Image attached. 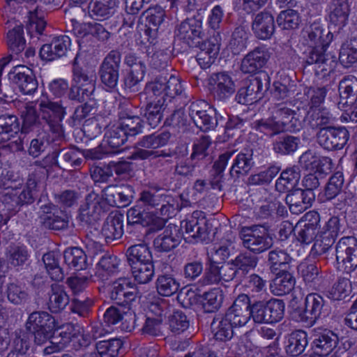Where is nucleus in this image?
<instances>
[{
	"label": "nucleus",
	"instance_id": "obj_1",
	"mask_svg": "<svg viewBox=\"0 0 357 357\" xmlns=\"http://www.w3.org/2000/svg\"><path fill=\"white\" fill-rule=\"evenodd\" d=\"M26 330L33 335L35 344L41 346L47 342H53L56 331V320L45 311L31 312L25 324Z\"/></svg>",
	"mask_w": 357,
	"mask_h": 357
},
{
	"label": "nucleus",
	"instance_id": "obj_2",
	"mask_svg": "<svg viewBox=\"0 0 357 357\" xmlns=\"http://www.w3.org/2000/svg\"><path fill=\"white\" fill-rule=\"evenodd\" d=\"M272 109L271 117L255 122V128L270 137L285 132V128L294 112L287 107L286 102L275 103Z\"/></svg>",
	"mask_w": 357,
	"mask_h": 357
},
{
	"label": "nucleus",
	"instance_id": "obj_3",
	"mask_svg": "<svg viewBox=\"0 0 357 357\" xmlns=\"http://www.w3.org/2000/svg\"><path fill=\"white\" fill-rule=\"evenodd\" d=\"M270 86L267 73L261 71L255 76L245 80L236 95V100L242 105H252L259 101Z\"/></svg>",
	"mask_w": 357,
	"mask_h": 357
},
{
	"label": "nucleus",
	"instance_id": "obj_4",
	"mask_svg": "<svg viewBox=\"0 0 357 357\" xmlns=\"http://www.w3.org/2000/svg\"><path fill=\"white\" fill-rule=\"evenodd\" d=\"M207 84L211 95L215 100L220 102L230 98L236 89L232 76L225 71L212 73L208 78Z\"/></svg>",
	"mask_w": 357,
	"mask_h": 357
},
{
	"label": "nucleus",
	"instance_id": "obj_5",
	"mask_svg": "<svg viewBox=\"0 0 357 357\" xmlns=\"http://www.w3.org/2000/svg\"><path fill=\"white\" fill-rule=\"evenodd\" d=\"M317 143L328 151L340 150L347 144L350 135L345 127L328 126L317 132Z\"/></svg>",
	"mask_w": 357,
	"mask_h": 357
},
{
	"label": "nucleus",
	"instance_id": "obj_6",
	"mask_svg": "<svg viewBox=\"0 0 357 357\" xmlns=\"http://www.w3.org/2000/svg\"><path fill=\"white\" fill-rule=\"evenodd\" d=\"M190 119L203 132L214 130L218 124L215 109L207 107L205 102H193L188 107Z\"/></svg>",
	"mask_w": 357,
	"mask_h": 357
},
{
	"label": "nucleus",
	"instance_id": "obj_7",
	"mask_svg": "<svg viewBox=\"0 0 357 357\" xmlns=\"http://www.w3.org/2000/svg\"><path fill=\"white\" fill-rule=\"evenodd\" d=\"M243 246L255 253H261L273 245V239L261 225L243 229L241 236Z\"/></svg>",
	"mask_w": 357,
	"mask_h": 357
},
{
	"label": "nucleus",
	"instance_id": "obj_8",
	"mask_svg": "<svg viewBox=\"0 0 357 357\" xmlns=\"http://www.w3.org/2000/svg\"><path fill=\"white\" fill-rule=\"evenodd\" d=\"M144 294L139 287L132 285L128 278H123L113 282L109 295L114 303L126 308L131 307L136 298L142 297Z\"/></svg>",
	"mask_w": 357,
	"mask_h": 357
},
{
	"label": "nucleus",
	"instance_id": "obj_9",
	"mask_svg": "<svg viewBox=\"0 0 357 357\" xmlns=\"http://www.w3.org/2000/svg\"><path fill=\"white\" fill-rule=\"evenodd\" d=\"M38 218L40 225L46 229L60 231L68 227V213L52 203L40 207Z\"/></svg>",
	"mask_w": 357,
	"mask_h": 357
},
{
	"label": "nucleus",
	"instance_id": "obj_10",
	"mask_svg": "<svg viewBox=\"0 0 357 357\" xmlns=\"http://www.w3.org/2000/svg\"><path fill=\"white\" fill-rule=\"evenodd\" d=\"M181 227L185 229L183 238L190 243L208 240V222L202 212L195 211L192 215L181 222Z\"/></svg>",
	"mask_w": 357,
	"mask_h": 357
},
{
	"label": "nucleus",
	"instance_id": "obj_11",
	"mask_svg": "<svg viewBox=\"0 0 357 357\" xmlns=\"http://www.w3.org/2000/svg\"><path fill=\"white\" fill-rule=\"evenodd\" d=\"M123 215L118 212L111 213L105 219L103 225L96 226L93 224V229L91 230V234L94 238L104 239L106 243H109L120 238L123 234Z\"/></svg>",
	"mask_w": 357,
	"mask_h": 357
},
{
	"label": "nucleus",
	"instance_id": "obj_12",
	"mask_svg": "<svg viewBox=\"0 0 357 357\" xmlns=\"http://www.w3.org/2000/svg\"><path fill=\"white\" fill-rule=\"evenodd\" d=\"M336 260L347 273L357 268V243L352 236L342 237L335 247Z\"/></svg>",
	"mask_w": 357,
	"mask_h": 357
},
{
	"label": "nucleus",
	"instance_id": "obj_13",
	"mask_svg": "<svg viewBox=\"0 0 357 357\" xmlns=\"http://www.w3.org/2000/svg\"><path fill=\"white\" fill-rule=\"evenodd\" d=\"M139 201L149 209H158L160 214L163 216L168 217L174 210V204H172L173 198L160 189L151 188L142 191Z\"/></svg>",
	"mask_w": 357,
	"mask_h": 357
},
{
	"label": "nucleus",
	"instance_id": "obj_14",
	"mask_svg": "<svg viewBox=\"0 0 357 357\" xmlns=\"http://www.w3.org/2000/svg\"><path fill=\"white\" fill-rule=\"evenodd\" d=\"M41 118L58 137L64 135L61 121L66 114L64 108L59 102L42 101L40 103Z\"/></svg>",
	"mask_w": 357,
	"mask_h": 357
},
{
	"label": "nucleus",
	"instance_id": "obj_15",
	"mask_svg": "<svg viewBox=\"0 0 357 357\" xmlns=\"http://www.w3.org/2000/svg\"><path fill=\"white\" fill-rule=\"evenodd\" d=\"M89 151H79L71 148H63L52 152L53 163L59 168L66 169H76L83 161V158L87 159Z\"/></svg>",
	"mask_w": 357,
	"mask_h": 357
},
{
	"label": "nucleus",
	"instance_id": "obj_16",
	"mask_svg": "<svg viewBox=\"0 0 357 357\" xmlns=\"http://www.w3.org/2000/svg\"><path fill=\"white\" fill-rule=\"evenodd\" d=\"M250 298L248 294H242L228 308L225 316L235 327L245 326L252 318L250 310Z\"/></svg>",
	"mask_w": 357,
	"mask_h": 357
},
{
	"label": "nucleus",
	"instance_id": "obj_17",
	"mask_svg": "<svg viewBox=\"0 0 357 357\" xmlns=\"http://www.w3.org/2000/svg\"><path fill=\"white\" fill-rule=\"evenodd\" d=\"M128 137L125 131L118 123L107 128L105 134L104 142L112 149H118L124 144ZM110 152L105 145L101 144L99 147L91 150V159H100L104 155Z\"/></svg>",
	"mask_w": 357,
	"mask_h": 357
},
{
	"label": "nucleus",
	"instance_id": "obj_18",
	"mask_svg": "<svg viewBox=\"0 0 357 357\" xmlns=\"http://www.w3.org/2000/svg\"><path fill=\"white\" fill-rule=\"evenodd\" d=\"M328 47H308L303 52V59L307 65H315L321 71H331L335 68L336 57L326 53Z\"/></svg>",
	"mask_w": 357,
	"mask_h": 357
},
{
	"label": "nucleus",
	"instance_id": "obj_19",
	"mask_svg": "<svg viewBox=\"0 0 357 357\" xmlns=\"http://www.w3.org/2000/svg\"><path fill=\"white\" fill-rule=\"evenodd\" d=\"M202 22L195 18H188L178 25L176 37L186 43L189 47L199 44L202 36Z\"/></svg>",
	"mask_w": 357,
	"mask_h": 357
},
{
	"label": "nucleus",
	"instance_id": "obj_20",
	"mask_svg": "<svg viewBox=\"0 0 357 357\" xmlns=\"http://www.w3.org/2000/svg\"><path fill=\"white\" fill-rule=\"evenodd\" d=\"M312 349L319 356H328L336 347L338 337L330 330L326 328H314L312 334Z\"/></svg>",
	"mask_w": 357,
	"mask_h": 357
},
{
	"label": "nucleus",
	"instance_id": "obj_21",
	"mask_svg": "<svg viewBox=\"0 0 357 357\" xmlns=\"http://www.w3.org/2000/svg\"><path fill=\"white\" fill-rule=\"evenodd\" d=\"M270 59V52L265 45L258 46L243 59L241 70L244 73H259Z\"/></svg>",
	"mask_w": 357,
	"mask_h": 357
},
{
	"label": "nucleus",
	"instance_id": "obj_22",
	"mask_svg": "<svg viewBox=\"0 0 357 357\" xmlns=\"http://www.w3.org/2000/svg\"><path fill=\"white\" fill-rule=\"evenodd\" d=\"M219 33L212 38L198 44L199 51L197 54V61L202 68H209L215 61L220 47Z\"/></svg>",
	"mask_w": 357,
	"mask_h": 357
},
{
	"label": "nucleus",
	"instance_id": "obj_23",
	"mask_svg": "<svg viewBox=\"0 0 357 357\" xmlns=\"http://www.w3.org/2000/svg\"><path fill=\"white\" fill-rule=\"evenodd\" d=\"M183 237L181 227L169 224L154 239L153 246L158 252H169L180 244Z\"/></svg>",
	"mask_w": 357,
	"mask_h": 357
},
{
	"label": "nucleus",
	"instance_id": "obj_24",
	"mask_svg": "<svg viewBox=\"0 0 357 357\" xmlns=\"http://www.w3.org/2000/svg\"><path fill=\"white\" fill-rule=\"evenodd\" d=\"M9 79L15 83L24 94H31L38 88V82L33 70L25 66L15 67L9 73Z\"/></svg>",
	"mask_w": 357,
	"mask_h": 357
},
{
	"label": "nucleus",
	"instance_id": "obj_25",
	"mask_svg": "<svg viewBox=\"0 0 357 357\" xmlns=\"http://www.w3.org/2000/svg\"><path fill=\"white\" fill-rule=\"evenodd\" d=\"M314 198L313 192L297 188L287 195L285 201L292 213L299 214L312 206Z\"/></svg>",
	"mask_w": 357,
	"mask_h": 357
},
{
	"label": "nucleus",
	"instance_id": "obj_26",
	"mask_svg": "<svg viewBox=\"0 0 357 357\" xmlns=\"http://www.w3.org/2000/svg\"><path fill=\"white\" fill-rule=\"evenodd\" d=\"M303 43L308 47H328L333 40L331 31L318 23H313L303 31Z\"/></svg>",
	"mask_w": 357,
	"mask_h": 357
},
{
	"label": "nucleus",
	"instance_id": "obj_27",
	"mask_svg": "<svg viewBox=\"0 0 357 357\" xmlns=\"http://www.w3.org/2000/svg\"><path fill=\"white\" fill-rule=\"evenodd\" d=\"M349 14V0H332L330 2L328 8V21L339 29L347 24Z\"/></svg>",
	"mask_w": 357,
	"mask_h": 357
},
{
	"label": "nucleus",
	"instance_id": "obj_28",
	"mask_svg": "<svg viewBox=\"0 0 357 357\" xmlns=\"http://www.w3.org/2000/svg\"><path fill=\"white\" fill-rule=\"evenodd\" d=\"M257 155L252 149H244L239 152L233 160L230 168L232 176L245 175L255 167Z\"/></svg>",
	"mask_w": 357,
	"mask_h": 357
},
{
	"label": "nucleus",
	"instance_id": "obj_29",
	"mask_svg": "<svg viewBox=\"0 0 357 357\" xmlns=\"http://www.w3.org/2000/svg\"><path fill=\"white\" fill-rule=\"evenodd\" d=\"M252 29L257 38L261 40L270 38L275 31L273 16L267 11L257 13L253 19Z\"/></svg>",
	"mask_w": 357,
	"mask_h": 357
},
{
	"label": "nucleus",
	"instance_id": "obj_30",
	"mask_svg": "<svg viewBox=\"0 0 357 357\" xmlns=\"http://www.w3.org/2000/svg\"><path fill=\"white\" fill-rule=\"evenodd\" d=\"M325 301L324 298L316 293L309 294L305 300V310L301 320L310 321L313 324L321 314L324 312Z\"/></svg>",
	"mask_w": 357,
	"mask_h": 357
},
{
	"label": "nucleus",
	"instance_id": "obj_31",
	"mask_svg": "<svg viewBox=\"0 0 357 357\" xmlns=\"http://www.w3.org/2000/svg\"><path fill=\"white\" fill-rule=\"evenodd\" d=\"M89 45L79 46L78 52L73 61V77L77 84L86 82L89 79Z\"/></svg>",
	"mask_w": 357,
	"mask_h": 357
},
{
	"label": "nucleus",
	"instance_id": "obj_32",
	"mask_svg": "<svg viewBox=\"0 0 357 357\" xmlns=\"http://www.w3.org/2000/svg\"><path fill=\"white\" fill-rule=\"evenodd\" d=\"M48 295L47 308L52 313L62 312L69 304L70 298L63 285L57 283L52 284Z\"/></svg>",
	"mask_w": 357,
	"mask_h": 357
},
{
	"label": "nucleus",
	"instance_id": "obj_33",
	"mask_svg": "<svg viewBox=\"0 0 357 357\" xmlns=\"http://www.w3.org/2000/svg\"><path fill=\"white\" fill-rule=\"evenodd\" d=\"M165 77L159 75L154 81L146 84L143 93H139L140 100L158 102L161 100L164 104L166 96V88L165 84Z\"/></svg>",
	"mask_w": 357,
	"mask_h": 357
},
{
	"label": "nucleus",
	"instance_id": "obj_34",
	"mask_svg": "<svg viewBox=\"0 0 357 357\" xmlns=\"http://www.w3.org/2000/svg\"><path fill=\"white\" fill-rule=\"evenodd\" d=\"M69 98L71 100H77L79 102H84V105L77 107L75 112V119L77 121L84 119L89 113L88 100H89L88 83L82 84L81 86H74L70 88Z\"/></svg>",
	"mask_w": 357,
	"mask_h": 357
},
{
	"label": "nucleus",
	"instance_id": "obj_35",
	"mask_svg": "<svg viewBox=\"0 0 357 357\" xmlns=\"http://www.w3.org/2000/svg\"><path fill=\"white\" fill-rule=\"evenodd\" d=\"M308 344V336L305 331L296 330L291 332L287 337L285 351L291 356L302 354Z\"/></svg>",
	"mask_w": 357,
	"mask_h": 357
},
{
	"label": "nucleus",
	"instance_id": "obj_36",
	"mask_svg": "<svg viewBox=\"0 0 357 357\" xmlns=\"http://www.w3.org/2000/svg\"><path fill=\"white\" fill-rule=\"evenodd\" d=\"M120 259L114 255L104 254L96 264L95 276L101 280L119 271Z\"/></svg>",
	"mask_w": 357,
	"mask_h": 357
},
{
	"label": "nucleus",
	"instance_id": "obj_37",
	"mask_svg": "<svg viewBox=\"0 0 357 357\" xmlns=\"http://www.w3.org/2000/svg\"><path fill=\"white\" fill-rule=\"evenodd\" d=\"M126 255L129 266L153 261L150 248L144 243L130 245L127 249Z\"/></svg>",
	"mask_w": 357,
	"mask_h": 357
},
{
	"label": "nucleus",
	"instance_id": "obj_38",
	"mask_svg": "<svg viewBox=\"0 0 357 357\" xmlns=\"http://www.w3.org/2000/svg\"><path fill=\"white\" fill-rule=\"evenodd\" d=\"M295 284V279L288 271H279L270 285L271 292L277 296L289 294Z\"/></svg>",
	"mask_w": 357,
	"mask_h": 357
},
{
	"label": "nucleus",
	"instance_id": "obj_39",
	"mask_svg": "<svg viewBox=\"0 0 357 357\" xmlns=\"http://www.w3.org/2000/svg\"><path fill=\"white\" fill-rule=\"evenodd\" d=\"M301 139L298 137L286 135L277 138L273 142V151L280 155H291L299 147Z\"/></svg>",
	"mask_w": 357,
	"mask_h": 357
},
{
	"label": "nucleus",
	"instance_id": "obj_40",
	"mask_svg": "<svg viewBox=\"0 0 357 357\" xmlns=\"http://www.w3.org/2000/svg\"><path fill=\"white\" fill-rule=\"evenodd\" d=\"M258 264V257L250 252H245L238 255L231 260V264L236 267L238 273V278L242 280Z\"/></svg>",
	"mask_w": 357,
	"mask_h": 357
},
{
	"label": "nucleus",
	"instance_id": "obj_41",
	"mask_svg": "<svg viewBox=\"0 0 357 357\" xmlns=\"http://www.w3.org/2000/svg\"><path fill=\"white\" fill-rule=\"evenodd\" d=\"M36 198L30 194V192L25 188L20 192V193L8 192L3 195V203L6 204L8 211H12L14 213L17 211V208L24 204H31L34 202Z\"/></svg>",
	"mask_w": 357,
	"mask_h": 357
},
{
	"label": "nucleus",
	"instance_id": "obj_42",
	"mask_svg": "<svg viewBox=\"0 0 357 357\" xmlns=\"http://www.w3.org/2000/svg\"><path fill=\"white\" fill-rule=\"evenodd\" d=\"M65 263L77 271L86 270L88 267L87 255L79 248H67L63 252Z\"/></svg>",
	"mask_w": 357,
	"mask_h": 357
},
{
	"label": "nucleus",
	"instance_id": "obj_43",
	"mask_svg": "<svg viewBox=\"0 0 357 357\" xmlns=\"http://www.w3.org/2000/svg\"><path fill=\"white\" fill-rule=\"evenodd\" d=\"M211 326L217 340L227 341L233 337V328L235 326L225 316L214 318Z\"/></svg>",
	"mask_w": 357,
	"mask_h": 357
},
{
	"label": "nucleus",
	"instance_id": "obj_44",
	"mask_svg": "<svg viewBox=\"0 0 357 357\" xmlns=\"http://www.w3.org/2000/svg\"><path fill=\"white\" fill-rule=\"evenodd\" d=\"M340 101L337 104L351 103L357 100V79L344 78L339 84Z\"/></svg>",
	"mask_w": 357,
	"mask_h": 357
},
{
	"label": "nucleus",
	"instance_id": "obj_45",
	"mask_svg": "<svg viewBox=\"0 0 357 357\" xmlns=\"http://www.w3.org/2000/svg\"><path fill=\"white\" fill-rule=\"evenodd\" d=\"M307 112L309 126L312 129L328 127L333 120V115L326 108H310Z\"/></svg>",
	"mask_w": 357,
	"mask_h": 357
},
{
	"label": "nucleus",
	"instance_id": "obj_46",
	"mask_svg": "<svg viewBox=\"0 0 357 357\" xmlns=\"http://www.w3.org/2000/svg\"><path fill=\"white\" fill-rule=\"evenodd\" d=\"M300 178L299 173L293 168L283 171L275 183V189L280 192L294 190Z\"/></svg>",
	"mask_w": 357,
	"mask_h": 357
},
{
	"label": "nucleus",
	"instance_id": "obj_47",
	"mask_svg": "<svg viewBox=\"0 0 357 357\" xmlns=\"http://www.w3.org/2000/svg\"><path fill=\"white\" fill-rule=\"evenodd\" d=\"M291 257L284 250L275 249L269 252L268 262L272 271H287Z\"/></svg>",
	"mask_w": 357,
	"mask_h": 357
},
{
	"label": "nucleus",
	"instance_id": "obj_48",
	"mask_svg": "<svg viewBox=\"0 0 357 357\" xmlns=\"http://www.w3.org/2000/svg\"><path fill=\"white\" fill-rule=\"evenodd\" d=\"M158 293L162 296H171L176 294L180 287L179 282L171 275H160L155 282Z\"/></svg>",
	"mask_w": 357,
	"mask_h": 357
},
{
	"label": "nucleus",
	"instance_id": "obj_49",
	"mask_svg": "<svg viewBox=\"0 0 357 357\" xmlns=\"http://www.w3.org/2000/svg\"><path fill=\"white\" fill-rule=\"evenodd\" d=\"M224 293L220 288H213L203 295V308L206 312L218 311L223 302Z\"/></svg>",
	"mask_w": 357,
	"mask_h": 357
},
{
	"label": "nucleus",
	"instance_id": "obj_50",
	"mask_svg": "<svg viewBox=\"0 0 357 357\" xmlns=\"http://www.w3.org/2000/svg\"><path fill=\"white\" fill-rule=\"evenodd\" d=\"M132 277L139 284H147L154 275L153 261L129 266Z\"/></svg>",
	"mask_w": 357,
	"mask_h": 357
},
{
	"label": "nucleus",
	"instance_id": "obj_51",
	"mask_svg": "<svg viewBox=\"0 0 357 357\" xmlns=\"http://www.w3.org/2000/svg\"><path fill=\"white\" fill-rule=\"evenodd\" d=\"M121 346L122 342L119 339L100 340L95 342L96 353L100 357H116Z\"/></svg>",
	"mask_w": 357,
	"mask_h": 357
},
{
	"label": "nucleus",
	"instance_id": "obj_52",
	"mask_svg": "<svg viewBox=\"0 0 357 357\" xmlns=\"http://www.w3.org/2000/svg\"><path fill=\"white\" fill-rule=\"evenodd\" d=\"M6 295L8 300L16 305L24 304L29 299L27 289L24 285L17 282L7 284Z\"/></svg>",
	"mask_w": 357,
	"mask_h": 357
},
{
	"label": "nucleus",
	"instance_id": "obj_53",
	"mask_svg": "<svg viewBox=\"0 0 357 357\" xmlns=\"http://www.w3.org/2000/svg\"><path fill=\"white\" fill-rule=\"evenodd\" d=\"M24 31L22 25L15 26L7 33V44L10 50L17 54L26 47V41L23 36Z\"/></svg>",
	"mask_w": 357,
	"mask_h": 357
},
{
	"label": "nucleus",
	"instance_id": "obj_54",
	"mask_svg": "<svg viewBox=\"0 0 357 357\" xmlns=\"http://www.w3.org/2000/svg\"><path fill=\"white\" fill-rule=\"evenodd\" d=\"M280 168L276 165H271L259 173L250 175L248 178V184L250 185H266L271 183L278 175Z\"/></svg>",
	"mask_w": 357,
	"mask_h": 357
},
{
	"label": "nucleus",
	"instance_id": "obj_55",
	"mask_svg": "<svg viewBox=\"0 0 357 357\" xmlns=\"http://www.w3.org/2000/svg\"><path fill=\"white\" fill-rule=\"evenodd\" d=\"M43 261L45 268L52 280L62 281L65 277L62 268L60 267L59 259L53 252L45 253L43 256Z\"/></svg>",
	"mask_w": 357,
	"mask_h": 357
},
{
	"label": "nucleus",
	"instance_id": "obj_56",
	"mask_svg": "<svg viewBox=\"0 0 357 357\" xmlns=\"http://www.w3.org/2000/svg\"><path fill=\"white\" fill-rule=\"evenodd\" d=\"M146 70L141 66H135L124 78L123 89L127 93H135L139 90L140 82L143 80Z\"/></svg>",
	"mask_w": 357,
	"mask_h": 357
},
{
	"label": "nucleus",
	"instance_id": "obj_57",
	"mask_svg": "<svg viewBox=\"0 0 357 357\" xmlns=\"http://www.w3.org/2000/svg\"><path fill=\"white\" fill-rule=\"evenodd\" d=\"M170 137L169 132L145 135L137 143V146L147 149H155L166 145Z\"/></svg>",
	"mask_w": 357,
	"mask_h": 357
},
{
	"label": "nucleus",
	"instance_id": "obj_58",
	"mask_svg": "<svg viewBox=\"0 0 357 357\" xmlns=\"http://www.w3.org/2000/svg\"><path fill=\"white\" fill-rule=\"evenodd\" d=\"M77 20H73V33L77 38L78 46L85 47L89 43V22L84 21L86 17L77 15Z\"/></svg>",
	"mask_w": 357,
	"mask_h": 357
},
{
	"label": "nucleus",
	"instance_id": "obj_59",
	"mask_svg": "<svg viewBox=\"0 0 357 357\" xmlns=\"http://www.w3.org/2000/svg\"><path fill=\"white\" fill-rule=\"evenodd\" d=\"M195 159L186 158L185 159H178L174 166V174L176 176L190 178L196 175V169L199 166L198 162Z\"/></svg>",
	"mask_w": 357,
	"mask_h": 357
},
{
	"label": "nucleus",
	"instance_id": "obj_60",
	"mask_svg": "<svg viewBox=\"0 0 357 357\" xmlns=\"http://www.w3.org/2000/svg\"><path fill=\"white\" fill-rule=\"evenodd\" d=\"M277 23L282 29L291 30L297 29L301 23L298 13L293 9H286L280 13Z\"/></svg>",
	"mask_w": 357,
	"mask_h": 357
},
{
	"label": "nucleus",
	"instance_id": "obj_61",
	"mask_svg": "<svg viewBox=\"0 0 357 357\" xmlns=\"http://www.w3.org/2000/svg\"><path fill=\"white\" fill-rule=\"evenodd\" d=\"M146 107L144 109V117L146 122L151 128H155L160 123L162 114V109L163 103L161 100L158 102H153L149 101H144Z\"/></svg>",
	"mask_w": 357,
	"mask_h": 357
},
{
	"label": "nucleus",
	"instance_id": "obj_62",
	"mask_svg": "<svg viewBox=\"0 0 357 357\" xmlns=\"http://www.w3.org/2000/svg\"><path fill=\"white\" fill-rule=\"evenodd\" d=\"M248 33L241 27H236L232 33L231 38L229 43V47L234 54L238 55L247 47Z\"/></svg>",
	"mask_w": 357,
	"mask_h": 357
},
{
	"label": "nucleus",
	"instance_id": "obj_63",
	"mask_svg": "<svg viewBox=\"0 0 357 357\" xmlns=\"http://www.w3.org/2000/svg\"><path fill=\"white\" fill-rule=\"evenodd\" d=\"M169 328L174 334H181L190 326L187 316L181 310L174 311L168 317Z\"/></svg>",
	"mask_w": 357,
	"mask_h": 357
},
{
	"label": "nucleus",
	"instance_id": "obj_64",
	"mask_svg": "<svg viewBox=\"0 0 357 357\" xmlns=\"http://www.w3.org/2000/svg\"><path fill=\"white\" fill-rule=\"evenodd\" d=\"M339 59L345 67L357 62V38H352L340 50Z\"/></svg>",
	"mask_w": 357,
	"mask_h": 357
}]
</instances>
